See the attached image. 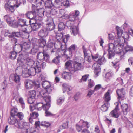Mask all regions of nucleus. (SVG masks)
<instances>
[{
	"mask_svg": "<svg viewBox=\"0 0 133 133\" xmlns=\"http://www.w3.org/2000/svg\"><path fill=\"white\" fill-rule=\"evenodd\" d=\"M113 75L112 72H108L105 74L106 80L107 82L111 79Z\"/></svg>",
	"mask_w": 133,
	"mask_h": 133,
	"instance_id": "obj_46",
	"label": "nucleus"
},
{
	"mask_svg": "<svg viewBox=\"0 0 133 133\" xmlns=\"http://www.w3.org/2000/svg\"><path fill=\"white\" fill-rule=\"evenodd\" d=\"M109 116L111 117L117 118L119 116V115L117 111L116 110H114L109 114Z\"/></svg>",
	"mask_w": 133,
	"mask_h": 133,
	"instance_id": "obj_35",
	"label": "nucleus"
},
{
	"mask_svg": "<svg viewBox=\"0 0 133 133\" xmlns=\"http://www.w3.org/2000/svg\"><path fill=\"white\" fill-rule=\"evenodd\" d=\"M63 92L64 93L65 92H69L71 90V86L68 84L64 83L62 85Z\"/></svg>",
	"mask_w": 133,
	"mask_h": 133,
	"instance_id": "obj_31",
	"label": "nucleus"
},
{
	"mask_svg": "<svg viewBox=\"0 0 133 133\" xmlns=\"http://www.w3.org/2000/svg\"><path fill=\"white\" fill-rule=\"evenodd\" d=\"M9 79L10 81L12 80L17 84V88H19L21 85L20 76L16 74H12L10 75Z\"/></svg>",
	"mask_w": 133,
	"mask_h": 133,
	"instance_id": "obj_14",
	"label": "nucleus"
},
{
	"mask_svg": "<svg viewBox=\"0 0 133 133\" xmlns=\"http://www.w3.org/2000/svg\"><path fill=\"white\" fill-rule=\"evenodd\" d=\"M59 14H60V16H61L60 17L62 18L65 17V18L66 19L68 18L69 19L68 17L69 16V15H68L66 12L65 10L63 9L60 10H59Z\"/></svg>",
	"mask_w": 133,
	"mask_h": 133,
	"instance_id": "obj_32",
	"label": "nucleus"
},
{
	"mask_svg": "<svg viewBox=\"0 0 133 133\" xmlns=\"http://www.w3.org/2000/svg\"><path fill=\"white\" fill-rule=\"evenodd\" d=\"M35 90H34L31 93V97H32L34 98H35V97L36 96V92H39H39L41 91H40V89L39 90L38 89H35Z\"/></svg>",
	"mask_w": 133,
	"mask_h": 133,
	"instance_id": "obj_55",
	"label": "nucleus"
},
{
	"mask_svg": "<svg viewBox=\"0 0 133 133\" xmlns=\"http://www.w3.org/2000/svg\"><path fill=\"white\" fill-rule=\"evenodd\" d=\"M35 10L36 15H37V16L39 17H43L44 15V13L45 11L44 9H42L37 8L35 6Z\"/></svg>",
	"mask_w": 133,
	"mask_h": 133,
	"instance_id": "obj_26",
	"label": "nucleus"
},
{
	"mask_svg": "<svg viewBox=\"0 0 133 133\" xmlns=\"http://www.w3.org/2000/svg\"><path fill=\"white\" fill-rule=\"evenodd\" d=\"M83 49L84 54V60L87 61L88 62H91L93 59L97 62L101 56L98 53L94 55L89 54L87 51L84 46H83Z\"/></svg>",
	"mask_w": 133,
	"mask_h": 133,
	"instance_id": "obj_6",
	"label": "nucleus"
},
{
	"mask_svg": "<svg viewBox=\"0 0 133 133\" xmlns=\"http://www.w3.org/2000/svg\"><path fill=\"white\" fill-rule=\"evenodd\" d=\"M21 34L20 32H12L11 35H8L9 38L12 37H18L21 36Z\"/></svg>",
	"mask_w": 133,
	"mask_h": 133,
	"instance_id": "obj_43",
	"label": "nucleus"
},
{
	"mask_svg": "<svg viewBox=\"0 0 133 133\" xmlns=\"http://www.w3.org/2000/svg\"><path fill=\"white\" fill-rule=\"evenodd\" d=\"M89 75L88 74L85 75L84 76H82L81 79L80 81V82H82V81H87V79Z\"/></svg>",
	"mask_w": 133,
	"mask_h": 133,
	"instance_id": "obj_64",
	"label": "nucleus"
},
{
	"mask_svg": "<svg viewBox=\"0 0 133 133\" xmlns=\"http://www.w3.org/2000/svg\"><path fill=\"white\" fill-rule=\"evenodd\" d=\"M52 89L53 88L50 84L49 87H47L44 89H42L39 92L40 95L46 102H51V97L49 94L51 92Z\"/></svg>",
	"mask_w": 133,
	"mask_h": 133,
	"instance_id": "obj_7",
	"label": "nucleus"
},
{
	"mask_svg": "<svg viewBox=\"0 0 133 133\" xmlns=\"http://www.w3.org/2000/svg\"><path fill=\"white\" fill-rule=\"evenodd\" d=\"M30 117L34 119L37 117L38 116V113L34 112L32 114H30Z\"/></svg>",
	"mask_w": 133,
	"mask_h": 133,
	"instance_id": "obj_60",
	"label": "nucleus"
},
{
	"mask_svg": "<svg viewBox=\"0 0 133 133\" xmlns=\"http://www.w3.org/2000/svg\"><path fill=\"white\" fill-rule=\"evenodd\" d=\"M76 45L73 44L71 45L68 49V51L71 52L73 54H74L76 52Z\"/></svg>",
	"mask_w": 133,
	"mask_h": 133,
	"instance_id": "obj_45",
	"label": "nucleus"
},
{
	"mask_svg": "<svg viewBox=\"0 0 133 133\" xmlns=\"http://www.w3.org/2000/svg\"><path fill=\"white\" fill-rule=\"evenodd\" d=\"M19 5L17 0H8L5 4L4 8L6 11L13 13Z\"/></svg>",
	"mask_w": 133,
	"mask_h": 133,
	"instance_id": "obj_4",
	"label": "nucleus"
},
{
	"mask_svg": "<svg viewBox=\"0 0 133 133\" xmlns=\"http://www.w3.org/2000/svg\"><path fill=\"white\" fill-rule=\"evenodd\" d=\"M19 103L21 105L22 108L23 109H24L25 107V103L23 98L22 97H20L19 99Z\"/></svg>",
	"mask_w": 133,
	"mask_h": 133,
	"instance_id": "obj_57",
	"label": "nucleus"
},
{
	"mask_svg": "<svg viewBox=\"0 0 133 133\" xmlns=\"http://www.w3.org/2000/svg\"><path fill=\"white\" fill-rule=\"evenodd\" d=\"M60 56L58 55L56 58H55L52 61V62L56 64H58L59 62V58H60Z\"/></svg>",
	"mask_w": 133,
	"mask_h": 133,
	"instance_id": "obj_58",
	"label": "nucleus"
},
{
	"mask_svg": "<svg viewBox=\"0 0 133 133\" xmlns=\"http://www.w3.org/2000/svg\"><path fill=\"white\" fill-rule=\"evenodd\" d=\"M44 4L46 9H51L52 6H53V4L50 0H47L44 3Z\"/></svg>",
	"mask_w": 133,
	"mask_h": 133,
	"instance_id": "obj_38",
	"label": "nucleus"
},
{
	"mask_svg": "<svg viewBox=\"0 0 133 133\" xmlns=\"http://www.w3.org/2000/svg\"><path fill=\"white\" fill-rule=\"evenodd\" d=\"M88 86L89 88H92L95 85L94 81L91 79H89L88 80Z\"/></svg>",
	"mask_w": 133,
	"mask_h": 133,
	"instance_id": "obj_54",
	"label": "nucleus"
},
{
	"mask_svg": "<svg viewBox=\"0 0 133 133\" xmlns=\"http://www.w3.org/2000/svg\"><path fill=\"white\" fill-rule=\"evenodd\" d=\"M46 104L44 105L42 103H38L35 105V107L39 110H41L43 108L44 110H45V105H46Z\"/></svg>",
	"mask_w": 133,
	"mask_h": 133,
	"instance_id": "obj_34",
	"label": "nucleus"
},
{
	"mask_svg": "<svg viewBox=\"0 0 133 133\" xmlns=\"http://www.w3.org/2000/svg\"><path fill=\"white\" fill-rule=\"evenodd\" d=\"M63 5L66 7L69 6V1L68 0H64L62 1Z\"/></svg>",
	"mask_w": 133,
	"mask_h": 133,
	"instance_id": "obj_59",
	"label": "nucleus"
},
{
	"mask_svg": "<svg viewBox=\"0 0 133 133\" xmlns=\"http://www.w3.org/2000/svg\"><path fill=\"white\" fill-rule=\"evenodd\" d=\"M18 124L17 127L18 128H25L27 130L29 128V124L28 122H23L21 120H19Z\"/></svg>",
	"mask_w": 133,
	"mask_h": 133,
	"instance_id": "obj_20",
	"label": "nucleus"
},
{
	"mask_svg": "<svg viewBox=\"0 0 133 133\" xmlns=\"http://www.w3.org/2000/svg\"><path fill=\"white\" fill-rule=\"evenodd\" d=\"M133 51V48L128 45L125 46L124 49L123 47V52H124V55L126 53L129 51Z\"/></svg>",
	"mask_w": 133,
	"mask_h": 133,
	"instance_id": "obj_39",
	"label": "nucleus"
},
{
	"mask_svg": "<svg viewBox=\"0 0 133 133\" xmlns=\"http://www.w3.org/2000/svg\"><path fill=\"white\" fill-rule=\"evenodd\" d=\"M71 73L69 72H64L62 74V78L66 79H70L71 77Z\"/></svg>",
	"mask_w": 133,
	"mask_h": 133,
	"instance_id": "obj_30",
	"label": "nucleus"
},
{
	"mask_svg": "<svg viewBox=\"0 0 133 133\" xmlns=\"http://www.w3.org/2000/svg\"><path fill=\"white\" fill-rule=\"evenodd\" d=\"M116 29L117 30V34L119 37L121 36L123 33V31L120 28L117 26Z\"/></svg>",
	"mask_w": 133,
	"mask_h": 133,
	"instance_id": "obj_52",
	"label": "nucleus"
},
{
	"mask_svg": "<svg viewBox=\"0 0 133 133\" xmlns=\"http://www.w3.org/2000/svg\"><path fill=\"white\" fill-rule=\"evenodd\" d=\"M41 22H37L34 24L31 25V26L33 31H37L39 29L41 26Z\"/></svg>",
	"mask_w": 133,
	"mask_h": 133,
	"instance_id": "obj_28",
	"label": "nucleus"
},
{
	"mask_svg": "<svg viewBox=\"0 0 133 133\" xmlns=\"http://www.w3.org/2000/svg\"><path fill=\"white\" fill-rule=\"evenodd\" d=\"M19 120H17L16 117L10 116L8 119V122L10 124L14 125L17 127L18 126V124H19Z\"/></svg>",
	"mask_w": 133,
	"mask_h": 133,
	"instance_id": "obj_19",
	"label": "nucleus"
},
{
	"mask_svg": "<svg viewBox=\"0 0 133 133\" xmlns=\"http://www.w3.org/2000/svg\"><path fill=\"white\" fill-rule=\"evenodd\" d=\"M26 20L23 19H19L17 22L15 20V23H16V26H14L13 27H16L18 26L21 27H23L27 25L26 24Z\"/></svg>",
	"mask_w": 133,
	"mask_h": 133,
	"instance_id": "obj_22",
	"label": "nucleus"
},
{
	"mask_svg": "<svg viewBox=\"0 0 133 133\" xmlns=\"http://www.w3.org/2000/svg\"><path fill=\"white\" fill-rule=\"evenodd\" d=\"M116 92L118 96V101L120 103V99L122 100L124 99V96L125 94L124 89L123 88L118 89L116 91Z\"/></svg>",
	"mask_w": 133,
	"mask_h": 133,
	"instance_id": "obj_18",
	"label": "nucleus"
},
{
	"mask_svg": "<svg viewBox=\"0 0 133 133\" xmlns=\"http://www.w3.org/2000/svg\"><path fill=\"white\" fill-rule=\"evenodd\" d=\"M106 62L104 56H101L98 62L95 63L94 65V73L95 76L97 77L101 72L100 66L102 64H104Z\"/></svg>",
	"mask_w": 133,
	"mask_h": 133,
	"instance_id": "obj_8",
	"label": "nucleus"
},
{
	"mask_svg": "<svg viewBox=\"0 0 133 133\" xmlns=\"http://www.w3.org/2000/svg\"><path fill=\"white\" fill-rule=\"evenodd\" d=\"M32 30V29L31 25L29 26H27L22 29V31L23 32L28 34V36L27 37H25V38L28 37L29 36L28 35L29 34Z\"/></svg>",
	"mask_w": 133,
	"mask_h": 133,
	"instance_id": "obj_33",
	"label": "nucleus"
},
{
	"mask_svg": "<svg viewBox=\"0 0 133 133\" xmlns=\"http://www.w3.org/2000/svg\"><path fill=\"white\" fill-rule=\"evenodd\" d=\"M51 125L48 122L45 121L42 122L41 123V125L42 126H45L46 127H48Z\"/></svg>",
	"mask_w": 133,
	"mask_h": 133,
	"instance_id": "obj_63",
	"label": "nucleus"
},
{
	"mask_svg": "<svg viewBox=\"0 0 133 133\" xmlns=\"http://www.w3.org/2000/svg\"><path fill=\"white\" fill-rule=\"evenodd\" d=\"M79 123L81 124L84 127H86L88 128L90 127V125L89 123L87 121H85L83 120H81L79 121Z\"/></svg>",
	"mask_w": 133,
	"mask_h": 133,
	"instance_id": "obj_41",
	"label": "nucleus"
},
{
	"mask_svg": "<svg viewBox=\"0 0 133 133\" xmlns=\"http://www.w3.org/2000/svg\"><path fill=\"white\" fill-rule=\"evenodd\" d=\"M108 55L109 59L112 58L115 55V53L120 55V58L121 59L123 58L124 53L123 52V43H118L117 44H114L112 43H110L108 44Z\"/></svg>",
	"mask_w": 133,
	"mask_h": 133,
	"instance_id": "obj_1",
	"label": "nucleus"
},
{
	"mask_svg": "<svg viewBox=\"0 0 133 133\" xmlns=\"http://www.w3.org/2000/svg\"><path fill=\"white\" fill-rule=\"evenodd\" d=\"M50 102H46V105H45V109L44 110L45 111V116H53L54 115L48 111V110L50 107Z\"/></svg>",
	"mask_w": 133,
	"mask_h": 133,
	"instance_id": "obj_23",
	"label": "nucleus"
},
{
	"mask_svg": "<svg viewBox=\"0 0 133 133\" xmlns=\"http://www.w3.org/2000/svg\"><path fill=\"white\" fill-rule=\"evenodd\" d=\"M48 31L47 29L44 28L41 29L38 33V36L41 37H45L47 36Z\"/></svg>",
	"mask_w": 133,
	"mask_h": 133,
	"instance_id": "obj_21",
	"label": "nucleus"
},
{
	"mask_svg": "<svg viewBox=\"0 0 133 133\" xmlns=\"http://www.w3.org/2000/svg\"><path fill=\"white\" fill-rule=\"evenodd\" d=\"M110 90H109L105 94L103 97L104 103H109V101L111 99V96L110 94Z\"/></svg>",
	"mask_w": 133,
	"mask_h": 133,
	"instance_id": "obj_24",
	"label": "nucleus"
},
{
	"mask_svg": "<svg viewBox=\"0 0 133 133\" xmlns=\"http://www.w3.org/2000/svg\"><path fill=\"white\" fill-rule=\"evenodd\" d=\"M72 66V65L71 61L69 60L65 63L66 67L70 71V72H71V70Z\"/></svg>",
	"mask_w": 133,
	"mask_h": 133,
	"instance_id": "obj_40",
	"label": "nucleus"
},
{
	"mask_svg": "<svg viewBox=\"0 0 133 133\" xmlns=\"http://www.w3.org/2000/svg\"><path fill=\"white\" fill-rule=\"evenodd\" d=\"M16 109L15 108L12 109L11 112V116L16 117L17 116V113Z\"/></svg>",
	"mask_w": 133,
	"mask_h": 133,
	"instance_id": "obj_56",
	"label": "nucleus"
},
{
	"mask_svg": "<svg viewBox=\"0 0 133 133\" xmlns=\"http://www.w3.org/2000/svg\"><path fill=\"white\" fill-rule=\"evenodd\" d=\"M17 53L14 51L11 52L10 54V58L12 59H16Z\"/></svg>",
	"mask_w": 133,
	"mask_h": 133,
	"instance_id": "obj_48",
	"label": "nucleus"
},
{
	"mask_svg": "<svg viewBox=\"0 0 133 133\" xmlns=\"http://www.w3.org/2000/svg\"><path fill=\"white\" fill-rule=\"evenodd\" d=\"M46 66V63L45 62L40 63L37 66L34 65L32 66L28 65V70L30 73L31 75H34L36 73H38L41 72V69H43Z\"/></svg>",
	"mask_w": 133,
	"mask_h": 133,
	"instance_id": "obj_5",
	"label": "nucleus"
},
{
	"mask_svg": "<svg viewBox=\"0 0 133 133\" xmlns=\"http://www.w3.org/2000/svg\"><path fill=\"white\" fill-rule=\"evenodd\" d=\"M77 23V22H73V23L70 24V26H69L67 25V21L66 22V26L68 28L70 29V31L71 34L74 36L76 35L78 32V28L76 26L74 25V24Z\"/></svg>",
	"mask_w": 133,
	"mask_h": 133,
	"instance_id": "obj_13",
	"label": "nucleus"
},
{
	"mask_svg": "<svg viewBox=\"0 0 133 133\" xmlns=\"http://www.w3.org/2000/svg\"><path fill=\"white\" fill-rule=\"evenodd\" d=\"M55 27V25L52 22L47 23L45 28L47 29V30L51 31L54 30Z\"/></svg>",
	"mask_w": 133,
	"mask_h": 133,
	"instance_id": "obj_29",
	"label": "nucleus"
},
{
	"mask_svg": "<svg viewBox=\"0 0 133 133\" xmlns=\"http://www.w3.org/2000/svg\"><path fill=\"white\" fill-rule=\"evenodd\" d=\"M120 104H121V108L124 114L125 115H126L128 112L129 111V109L128 104L125 103L123 104H121V103Z\"/></svg>",
	"mask_w": 133,
	"mask_h": 133,
	"instance_id": "obj_27",
	"label": "nucleus"
},
{
	"mask_svg": "<svg viewBox=\"0 0 133 133\" xmlns=\"http://www.w3.org/2000/svg\"><path fill=\"white\" fill-rule=\"evenodd\" d=\"M63 37V34L61 33H57L55 34V38L59 42L61 41Z\"/></svg>",
	"mask_w": 133,
	"mask_h": 133,
	"instance_id": "obj_49",
	"label": "nucleus"
},
{
	"mask_svg": "<svg viewBox=\"0 0 133 133\" xmlns=\"http://www.w3.org/2000/svg\"><path fill=\"white\" fill-rule=\"evenodd\" d=\"M82 125L80 124L79 123L77 124L76 125V129L77 131L78 132H79L82 129Z\"/></svg>",
	"mask_w": 133,
	"mask_h": 133,
	"instance_id": "obj_61",
	"label": "nucleus"
},
{
	"mask_svg": "<svg viewBox=\"0 0 133 133\" xmlns=\"http://www.w3.org/2000/svg\"><path fill=\"white\" fill-rule=\"evenodd\" d=\"M65 98L64 96L60 97L57 100V103L58 105H60L62 103L65 99Z\"/></svg>",
	"mask_w": 133,
	"mask_h": 133,
	"instance_id": "obj_53",
	"label": "nucleus"
},
{
	"mask_svg": "<svg viewBox=\"0 0 133 133\" xmlns=\"http://www.w3.org/2000/svg\"><path fill=\"white\" fill-rule=\"evenodd\" d=\"M22 50L21 44H16L13 47L14 51L17 53H20V51Z\"/></svg>",
	"mask_w": 133,
	"mask_h": 133,
	"instance_id": "obj_37",
	"label": "nucleus"
},
{
	"mask_svg": "<svg viewBox=\"0 0 133 133\" xmlns=\"http://www.w3.org/2000/svg\"><path fill=\"white\" fill-rule=\"evenodd\" d=\"M4 19L9 26L13 27L16 26V23H15V20L14 18L10 17L8 15H5L4 17Z\"/></svg>",
	"mask_w": 133,
	"mask_h": 133,
	"instance_id": "obj_15",
	"label": "nucleus"
},
{
	"mask_svg": "<svg viewBox=\"0 0 133 133\" xmlns=\"http://www.w3.org/2000/svg\"><path fill=\"white\" fill-rule=\"evenodd\" d=\"M79 11H75V14L74 13H71L69 14V20L67 21V25L70 26V24L73 22H77L79 21L78 16L79 15Z\"/></svg>",
	"mask_w": 133,
	"mask_h": 133,
	"instance_id": "obj_9",
	"label": "nucleus"
},
{
	"mask_svg": "<svg viewBox=\"0 0 133 133\" xmlns=\"http://www.w3.org/2000/svg\"><path fill=\"white\" fill-rule=\"evenodd\" d=\"M66 25L63 22H61L58 25V31H61L63 30L65 28Z\"/></svg>",
	"mask_w": 133,
	"mask_h": 133,
	"instance_id": "obj_44",
	"label": "nucleus"
},
{
	"mask_svg": "<svg viewBox=\"0 0 133 133\" xmlns=\"http://www.w3.org/2000/svg\"><path fill=\"white\" fill-rule=\"evenodd\" d=\"M35 10V6H32V11H29L26 13L25 15L29 19L35 18L36 16V13Z\"/></svg>",
	"mask_w": 133,
	"mask_h": 133,
	"instance_id": "obj_17",
	"label": "nucleus"
},
{
	"mask_svg": "<svg viewBox=\"0 0 133 133\" xmlns=\"http://www.w3.org/2000/svg\"><path fill=\"white\" fill-rule=\"evenodd\" d=\"M38 42L39 46L43 48V51L39 52L37 55V58L39 60H44L45 61L49 62L50 57L47 52V48H46V42L44 39L41 38L39 39Z\"/></svg>",
	"mask_w": 133,
	"mask_h": 133,
	"instance_id": "obj_2",
	"label": "nucleus"
},
{
	"mask_svg": "<svg viewBox=\"0 0 133 133\" xmlns=\"http://www.w3.org/2000/svg\"><path fill=\"white\" fill-rule=\"evenodd\" d=\"M104 104L102 105L101 107V110L103 111H106L108 109L109 103H104Z\"/></svg>",
	"mask_w": 133,
	"mask_h": 133,
	"instance_id": "obj_42",
	"label": "nucleus"
},
{
	"mask_svg": "<svg viewBox=\"0 0 133 133\" xmlns=\"http://www.w3.org/2000/svg\"><path fill=\"white\" fill-rule=\"evenodd\" d=\"M52 41H53L51 39L49 40L48 42V43L46 46V48H47V49L48 48L51 49L54 46V43Z\"/></svg>",
	"mask_w": 133,
	"mask_h": 133,
	"instance_id": "obj_47",
	"label": "nucleus"
},
{
	"mask_svg": "<svg viewBox=\"0 0 133 133\" xmlns=\"http://www.w3.org/2000/svg\"><path fill=\"white\" fill-rule=\"evenodd\" d=\"M42 87L45 89L48 87H49L50 84L47 81H43L41 83Z\"/></svg>",
	"mask_w": 133,
	"mask_h": 133,
	"instance_id": "obj_51",
	"label": "nucleus"
},
{
	"mask_svg": "<svg viewBox=\"0 0 133 133\" xmlns=\"http://www.w3.org/2000/svg\"><path fill=\"white\" fill-rule=\"evenodd\" d=\"M22 63L21 60V58L18 57L17 60V63H19V65L22 66V75L23 77H28L31 75L30 73L28 70V66L26 65H22L21 64Z\"/></svg>",
	"mask_w": 133,
	"mask_h": 133,
	"instance_id": "obj_12",
	"label": "nucleus"
},
{
	"mask_svg": "<svg viewBox=\"0 0 133 133\" xmlns=\"http://www.w3.org/2000/svg\"><path fill=\"white\" fill-rule=\"evenodd\" d=\"M29 21V22L31 26L32 24H34L37 22V19H36L35 18H33L30 19Z\"/></svg>",
	"mask_w": 133,
	"mask_h": 133,
	"instance_id": "obj_62",
	"label": "nucleus"
},
{
	"mask_svg": "<svg viewBox=\"0 0 133 133\" xmlns=\"http://www.w3.org/2000/svg\"><path fill=\"white\" fill-rule=\"evenodd\" d=\"M61 2L59 0H55L53 6L56 8H59L61 5Z\"/></svg>",
	"mask_w": 133,
	"mask_h": 133,
	"instance_id": "obj_50",
	"label": "nucleus"
},
{
	"mask_svg": "<svg viewBox=\"0 0 133 133\" xmlns=\"http://www.w3.org/2000/svg\"><path fill=\"white\" fill-rule=\"evenodd\" d=\"M82 67V65L81 63L74 62L71 70V73L73 74L77 71L81 70Z\"/></svg>",
	"mask_w": 133,
	"mask_h": 133,
	"instance_id": "obj_16",
	"label": "nucleus"
},
{
	"mask_svg": "<svg viewBox=\"0 0 133 133\" xmlns=\"http://www.w3.org/2000/svg\"><path fill=\"white\" fill-rule=\"evenodd\" d=\"M34 1L35 4L36 5H33L35 6L37 8H38V7H40L43 6V5L44 4V2L42 0H36Z\"/></svg>",
	"mask_w": 133,
	"mask_h": 133,
	"instance_id": "obj_36",
	"label": "nucleus"
},
{
	"mask_svg": "<svg viewBox=\"0 0 133 133\" xmlns=\"http://www.w3.org/2000/svg\"><path fill=\"white\" fill-rule=\"evenodd\" d=\"M30 43L29 42H23L21 44L22 50L24 51L28 50L30 47Z\"/></svg>",
	"mask_w": 133,
	"mask_h": 133,
	"instance_id": "obj_25",
	"label": "nucleus"
},
{
	"mask_svg": "<svg viewBox=\"0 0 133 133\" xmlns=\"http://www.w3.org/2000/svg\"><path fill=\"white\" fill-rule=\"evenodd\" d=\"M19 56L18 57L21 58L22 61V63H21V64H22V65H26L28 66V65L32 66L33 64L37 66L38 64L39 65V64L42 63L44 61L39 60L37 58V61L34 62L32 58L31 57H29L27 54L25 55L22 54H20Z\"/></svg>",
	"mask_w": 133,
	"mask_h": 133,
	"instance_id": "obj_3",
	"label": "nucleus"
},
{
	"mask_svg": "<svg viewBox=\"0 0 133 133\" xmlns=\"http://www.w3.org/2000/svg\"><path fill=\"white\" fill-rule=\"evenodd\" d=\"M25 83L26 89H30L34 86L35 89H41L40 84L38 82H36L31 80H27L25 81Z\"/></svg>",
	"mask_w": 133,
	"mask_h": 133,
	"instance_id": "obj_10",
	"label": "nucleus"
},
{
	"mask_svg": "<svg viewBox=\"0 0 133 133\" xmlns=\"http://www.w3.org/2000/svg\"><path fill=\"white\" fill-rule=\"evenodd\" d=\"M66 47L67 45L65 42V44L64 45H62L61 44L60 48L61 50L59 52L62 53V56H64L68 59V58H70V57H72L74 54L71 52L68 51V49L67 51H66Z\"/></svg>",
	"mask_w": 133,
	"mask_h": 133,
	"instance_id": "obj_11",
	"label": "nucleus"
}]
</instances>
